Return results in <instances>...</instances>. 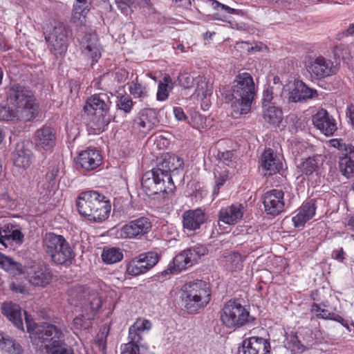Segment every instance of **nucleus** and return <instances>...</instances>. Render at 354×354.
<instances>
[{"label": "nucleus", "mask_w": 354, "mask_h": 354, "mask_svg": "<svg viewBox=\"0 0 354 354\" xmlns=\"http://www.w3.org/2000/svg\"><path fill=\"white\" fill-rule=\"evenodd\" d=\"M348 147L339 154V168L343 176L350 178L354 175V146Z\"/></svg>", "instance_id": "29"}, {"label": "nucleus", "mask_w": 354, "mask_h": 354, "mask_svg": "<svg viewBox=\"0 0 354 354\" xmlns=\"http://www.w3.org/2000/svg\"><path fill=\"white\" fill-rule=\"evenodd\" d=\"M317 95V92L316 90L308 87L302 81H301V101L313 98Z\"/></svg>", "instance_id": "50"}, {"label": "nucleus", "mask_w": 354, "mask_h": 354, "mask_svg": "<svg viewBox=\"0 0 354 354\" xmlns=\"http://www.w3.org/2000/svg\"><path fill=\"white\" fill-rule=\"evenodd\" d=\"M76 205L82 216L95 223L106 220L111 211L110 203L104 195L96 191H87L80 194Z\"/></svg>", "instance_id": "5"}, {"label": "nucleus", "mask_w": 354, "mask_h": 354, "mask_svg": "<svg viewBox=\"0 0 354 354\" xmlns=\"http://www.w3.org/2000/svg\"><path fill=\"white\" fill-rule=\"evenodd\" d=\"M284 346L292 354H299L305 351L304 346L300 342L297 336L293 333L288 335L284 342Z\"/></svg>", "instance_id": "43"}, {"label": "nucleus", "mask_w": 354, "mask_h": 354, "mask_svg": "<svg viewBox=\"0 0 354 354\" xmlns=\"http://www.w3.org/2000/svg\"><path fill=\"white\" fill-rule=\"evenodd\" d=\"M111 102L104 93L94 95L86 100L84 106L85 113H90L93 110L95 112L109 113Z\"/></svg>", "instance_id": "25"}, {"label": "nucleus", "mask_w": 354, "mask_h": 354, "mask_svg": "<svg viewBox=\"0 0 354 354\" xmlns=\"http://www.w3.org/2000/svg\"><path fill=\"white\" fill-rule=\"evenodd\" d=\"M195 121L196 122V124L198 125V128H206L207 126L205 124V121L206 120L205 118H204L201 115H197L194 118Z\"/></svg>", "instance_id": "60"}, {"label": "nucleus", "mask_w": 354, "mask_h": 354, "mask_svg": "<svg viewBox=\"0 0 354 354\" xmlns=\"http://www.w3.org/2000/svg\"><path fill=\"white\" fill-rule=\"evenodd\" d=\"M260 167L264 176H270L278 173L282 169L281 160L274 154L272 149L264 151L261 157Z\"/></svg>", "instance_id": "21"}, {"label": "nucleus", "mask_w": 354, "mask_h": 354, "mask_svg": "<svg viewBox=\"0 0 354 354\" xmlns=\"http://www.w3.org/2000/svg\"><path fill=\"white\" fill-rule=\"evenodd\" d=\"M43 248L57 264H65L72 259V250L62 235L46 233L43 238Z\"/></svg>", "instance_id": "9"}, {"label": "nucleus", "mask_w": 354, "mask_h": 354, "mask_svg": "<svg viewBox=\"0 0 354 354\" xmlns=\"http://www.w3.org/2000/svg\"><path fill=\"white\" fill-rule=\"evenodd\" d=\"M149 5V0H136V8L137 6L139 7H145Z\"/></svg>", "instance_id": "62"}, {"label": "nucleus", "mask_w": 354, "mask_h": 354, "mask_svg": "<svg viewBox=\"0 0 354 354\" xmlns=\"http://www.w3.org/2000/svg\"><path fill=\"white\" fill-rule=\"evenodd\" d=\"M306 69L312 77L317 79L333 75L337 70L332 60L323 56H318L310 60L306 65Z\"/></svg>", "instance_id": "14"}, {"label": "nucleus", "mask_w": 354, "mask_h": 354, "mask_svg": "<svg viewBox=\"0 0 354 354\" xmlns=\"http://www.w3.org/2000/svg\"><path fill=\"white\" fill-rule=\"evenodd\" d=\"M297 167L303 175L308 176L313 173L317 174L319 170L318 161L316 157H309L302 160Z\"/></svg>", "instance_id": "40"}, {"label": "nucleus", "mask_w": 354, "mask_h": 354, "mask_svg": "<svg viewBox=\"0 0 354 354\" xmlns=\"http://www.w3.org/2000/svg\"><path fill=\"white\" fill-rule=\"evenodd\" d=\"M115 2L123 13H127L128 8H136V0H115Z\"/></svg>", "instance_id": "53"}, {"label": "nucleus", "mask_w": 354, "mask_h": 354, "mask_svg": "<svg viewBox=\"0 0 354 354\" xmlns=\"http://www.w3.org/2000/svg\"><path fill=\"white\" fill-rule=\"evenodd\" d=\"M196 91L198 92L199 95L201 94L206 97L207 95H211L212 92V85L206 82L205 80L201 77L200 82L197 83Z\"/></svg>", "instance_id": "48"}, {"label": "nucleus", "mask_w": 354, "mask_h": 354, "mask_svg": "<svg viewBox=\"0 0 354 354\" xmlns=\"http://www.w3.org/2000/svg\"><path fill=\"white\" fill-rule=\"evenodd\" d=\"M330 142L332 147L339 151V153H344L345 149L348 148V147H353L352 145L344 143L342 140L339 139H332Z\"/></svg>", "instance_id": "54"}, {"label": "nucleus", "mask_w": 354, "mask_h": 354, "mask_svg": "<svg viewBox=\"0 0 354 354\" xmlns=\"http://www.w3.org/2000/svg\"><path fill=\"white\" fill-rule=\"evenodd\" d=\"M8 106H0V120L30 121L38 112V104L32 92L20 84H13L8 93Z\"/></svg>", "instance_id": "2"}, {"label": "nucleus", "mask_w": 354, "mask_h": 354, "mask_svg": "<svg viewBox=\"0 0 354 354\" xmlns=\"http://www.w3.org/2000/svg\"><path fill=\"white\" fill-rule=\"evenodd\" d=\"M129 91L135 98H138L141 101L148 96V89L146 86L140 84L137 80L130 83Z\"/></svg>", "instance_id": "45"}, {"label": "nucleus", "mask_w": 354, "mask_h": 354, "mask_svg": "<svg viewBox=\"0 0 354 354\" xmlns=\"http://www.w3.org/2000/svg\"><path fill=\"white\" fill-rule=\"evenodd\" d=\"M151 227L150 219L141 216L122 225L117 230L116 236L120 239H140L151 231Z\"/></svg>", "instance_id": "11"}, {"label": "nucleus", "mask_w": 354, "mask_h": 354, "mask_svg": "<svg viewBox=\"0 0 354 354\" xmlns=\"http://www.w3.org/2000/svg\"><path fill=\"white\" fill-rule=\"evenodd\" d=\"M102 161L100 152L95 149L88 148L79 153L77 162L85 170H93L96 169Z\"/></svg>", "instance_id": "22"}, {"label": "nucleus", "mask_w": 354, "mask_h": 354, "mask_svg": "<svg viewBox=\"0 0 354 354\" xmlns=\"http://www.w3.org/2000/svg\"><path fill=\"white\" fill-rule=\"evenodd\" d=\"M175 3H179L180 6L188 8L191 6L190 0H173Z\"/></svg>", "instance_id": "61"}, {"label": "nucleus", "mask_w": 354, "mask_h": 354, "mask_svg": "<svg viewBox=\"0 0 354 354\" xmlns=\"http://www.w3.org/2000/svg\"><path fill=\"white\" fill-rule=\"evenodd\" d=\"M83 297L82 304L85 307L90 308L92 311H96L101 308L102 299L97 292L88 290L84 293ZM80 298L82 299V296H80Z\"/></svg>", "instance_id": "39"}, {"label": "nucleus", "mask_w": 354, "mask_h": 354, "mask_svg": "<svg viewBox=\"0 0 354 354\" xmlns=\"http://www.w3.org/2000/svg\"><path fill=\"white\" fill-rule=\"evenodd\" d=\"M52 279L48 269L43 266H34L28 272L29 282L34 286L44 287Z\"/></svg>", "instance_id": "28"}, {"label": "nucleus", "mask_w": 354, "mask_h": 354, "mask_svg": "<svg viewBox=\"0 0 354 354\" xmlns=\"http://www.w3.org/2000/svg\"><path fill=\"white\" fill-rule=\"evenodd\" d=\"M48 48L55 56L63 55L68 47V37L64 25L55 23L45 37Z\"/></svg>", "instance_id": "12"}, {"label": "nucleus", "mask_w": 354, "mask_h": 354, "mask_svg": "<svg viewBox=\"0 0 354 354\" xmlns=\"http://www.w3.org/2000/svg\"><path fill=\"white\" fill-rule=\"evenodd\" d=\"M31 147L32 145L29 142L17 143L12 153L13 163L17 167L26 169L32 165L34 156Z\"/></svg>", "instance_id": "17"}, {"label": "nucleus", "mask_w": 354, "mask_h": 354, "mask_svg": "<svg viewBox=\"0 0 354 354\" xmlns=\"http://www.w3.org/2000/svg\"><path fill=\"white\" fill-rule=\"evenodd\" d=\"M171 79L169 75H165L158 83L156 99L158 101H165L169 96V90L171 88Z\"/></svg>", "instance_id": "42"}, {"label": "nucleus", "mask_w": 354, "mask_h": 354, "mask_svg": "<svg viewBox=\"0 0 354 354\" xmlns=\"http://www.w3.org/2000/svg\"><path fill=\"white\" fill-rule=\"evenodd\" d=\"M0 350L7 354H22L23 348L15 339L0 332Z\"/></svg>", "instance_id": "36"}, {"label": "nucleus", "mask_w": 354, "mask_h": 354, "mask_svg": "<svg viewBox=\"0 0 354 354\" xmlns=\"http://www.w3.org/2000/svg\"><path fill=\"white\" fill-rule=\"evenodd\" d=\"M24 314L31 341L39 349L44 348L48 354H74L72 348L65 343L64 334L59 328L48 323L37 325L26 312Z\"/></svg>", "instance_id": "3"}, {"label": "nucleus", "mask_w": 354, "mask_h": 354, "mask_svg": "<svg viewBox=\"0 0 354 354\" xmlns=\"http://www.w3.org/2000/svg\"><path fill=\"white\" fill-rule=\"evenodd\" d=\"M207 251V248L201 244H196L183 250L176 255L172 262L162 272V275L167 276L185 270L197 263L202 257L206 255Z\"/></svg>", "instance_id": "8"}, {"label": "nucleus", "mask_w": 354, "mask_h": 354, "mask_svg": "<svg viewBox=\"0 0 354 354\" xmlns=\"http://www.w3.org/2000/svg\"><path fill=\"white\" fill-rule=\"evenodd\" d=\"M0 267L12 274H20L24 272L23 266L20 263L14 261L11 258L1 253Z\"/></svg>", "instance_id": "41"}, {"label": "nucleus", "mask_w": 354, "mask_h": 354, "mask_svg": "<svg viewBox=\"0 0 354 354\" xmlns=\"http://www.w3.org/2000/svg\"><path fill=\"white\" fill-rule=\"evenodd\" d=\"M221 10H223L229 14H232L235 11L234 9L229 7L228 6L224 5L223 3L221 6Z\"/></svg>", "instance_id": "64"}, {"label": "nucleus", "mask_w": 354, "mask_h": 354, "mask_svg": "<svg viewBox=\"0 0 354 354\" xmlns=\"http://www.w3.org/2000/svg\"><path fill=\"white\" fill-rule=\"evenodd\" d=\"M158 261V255L156 252L141 254L127 263L126 272L133 277L145 274L152 268Z\"/></svg>", "instance_id": "13"}, {"label": "nucleus", "mask_w": 354, "mask_h": 354, "mask_svg": "<svg viewBox=\"0 0 354 354\" xmlns=\"http://www.w3.org/2000/svg\"><path fill=\"white\" fill-rule=\"evenodd\" d=\"M152 327L151 322L145 318H138L129 328L128 339L127 344L121 346V354H153L146 351L140 353V347L144 348L142 343L144 337L149 333Z\"/></svg>", "instance_id": "7"}, {"label": "nucleus", "mask_w": 354, "mask_h": 354, "mask_svg": "<svg viewBox=\"0 0 354 354\" xmlns=\"http://www.w3.org/2000/svg\"><path fill=\"white\" fill-rule=\"evenodd\" d=\"M272 99H273L272 89L270 88H265L263 92L262 106H264V105L268 106V105L274 104L273 103H272Z\"/></svg>", "instance_id": "55"}, {"label": "nucleus", "mask_w": 354, "mask_h": 354, "mask_svg": "<svg viewBox=\"0 0 354 354\" xmlns=\"http://www.w3.org/2000/svg\"><path fill=\"white\" fill-rule=\"evenodd\" d=\"M35 142L39 149L50 150L56 143L55 129L48 126L37 129L35 134Z\"/></svg>", "instance_id": "19"}, {"label": "nucleus", "mask_w": 354, "mask_h": 354, "mask_svg": "<svg viewBox=\"0 0 354 354\" xmlns=\"http://www.w3.org/2000/svg\"><path fill=\"white\" fill-rule=\"evenodd\" d=\"M311 312L318 318L334 320L348 328L347 321H346L342 317L333 313H330L328 310L322 308L319 304H313L311 307Z\"/></svg>", "instance_id": "34"}, {"label": "nucleus", "mask_w": 354, "mask_h": 354, "mask_svg": "<svg viewBox=\"0 0 354 354\" xmlns=\"http://www.w3.org/2000/svg\"><path fill=\"white\" fill-rule=\"evenodd\" d=\"M90 317H85L84 315L76 317L73 319V326L76 329H86L91 326Z\"/></svg>", "instance_id": "49"}, {"label": "nucleus", "mask_w": 354, "mask_h": 354, "mask_svg": "<svg viewBox=\"0 0 354 354\" xmlns=\"http://www.w3.org/2000/svg\"><path fill=\"white\" fill-rule=\"evenodd\" d=\"M315 200H310L304 203L297 210V214L292 218L295 227L304 226L315 214L316 205Z\"/></svg>", "instance_id": "24"}, {"label": "nucleus", "mask_w": 354, "mask_h": 354, "mask_svg": "<svg viewBox=\"0 0 354 354\" xmlns=\"http://www.w3.org/2000/svg\"><path fill=\"white\" fill-rule=\"evenodd\" d=\"M135 122L140 128V131L147 133L158 123L156 113L153 109H143L139 112Z\"/></svg>", "instance_id": "27"}, {"label": "nucleus", "mask_w": 354, "mask_h": 354, "mask_svg": "<svg viewBox=\"0 0 354 354\" xmlns=\"http://www.w3.org/2000/svg\"><path fill=\"white\" fill-rule=\"evenodd\" d=\"M219 164L230 166L233 165L234 159V153L231 151H226L218 153Z\"/></svg>", "instance_id": "51"}, {"label": "nucleus", "mask_w": 354, "mask_h": 354, "mask_svg": "<svg viewBox=\"0 0 354 354\" xmlns=\"http://www.w3.org/2000/svg\"><path fill=\"white\" fill-rule=\"evenodd\" d=\"M184 162L176 156L166 155L156 168L147 171L142 178V186L149 196L162 194L167 197L175 190L172 176L183 169Z\"/></svg>", "instance_id": "1"}, {"label": "nucleus", "mask_w": 354, "mask_h": 354, "mask_svg": "<svg viewBox=\"0 0 354 354\" xmlns=\"http://www.w3.org/2000/svg\"><path fill=\"white\" fill-rule=\"evenodd\" d=\"M288 91V100L290 102H301V80H295L290 82L285 88Z\"/></svg>", "instance_id": "44"}, {"label": "nucleus", "mask_w": 354, "mask_h": 354, "mask_svg": "<svg viewBox=\"0 0 354 354\" xmlns=\"http://www.w3.org/2000/svg\"><path fill=\"white\" fill-rule=\"evenodd\" d=\"M221 320L227 328L240 327L250 321V313L239 302L230 300L223 307Z\"/></svg>", "instance_id": "10"}, {"label": "nucleus", "mask_w": 354, "mask_h": 354, "mask_svg": "<svg viewBox=\"0 0 354 354\" xmlns=\"http://www.w3.org/2000/svg\"><path fill=\"white\" fill-rule=\"evenodd\" d=\"M268 214L277 216L285 209L284 192L281 189H273L267 192L263 201Z\"/></svg>", "instance_id": "15"}, {"label": "nucleus", "mask_w": 354, "mask_h": 354, "mask_svg": "<svg viewBox=\"0 0 354 354\" xmlns=\"http://www.w3.org/2000/svg\"><path fill=\"white\" fill-rule=\"evenodd\" d=\"M24 234L19 230L10 229L8 226L0 227V243L8 248L12 241L22 243Z\"/></svg>", "instance_id": "32"}, {"label": "nucleus", "mask_w": 354, "mask_h": 354, "mask_svg": "<svg viewBox=\"0 0 354 354\" xmlns=\"http://www.w3.org/2000/svg\"><path fill=\"white\" fill-rule=\"evenodd\" d=\"M180 297L183 307L188 313H196L206 306L210 301L209 285L202 280L187 282L182 286Z\"/></svg>", "instance_id": "6"}, {"label": "nucleus", "mask_w": 354, "mask_h": 354, "mask_svg": "<svg viewBox=\"0 0 354 354\" xmlns=\"http://www.w3.org/2000/svg\"><path fill=\"white\" fill-rule=\"evenodd\" d=\"M313 124L326 136H331L337 129L335 120L325 109H319L312 118Z\"/></svg>", "instance_id": "18"}, {"label": "nucleus", "mask_w": 354, "mask_h": 354, "mask_svg": "<svg viewBox=\"0 0 354 354\" xmlns=\"http://www.w3.org/2000/svg\"><path fill=\"white\" fill-rule=\"evenodd\" d=\"M346 114V117L348 118L351 125L354 128V105L351 104L347 106Z\"/></svg>", "instance_id": "57"}, {"label": "nucleus", "mask_w": 354, "mask_h": 354, "mask_svg": "<svg viewBox=\"0 0 354 354\" xmlns=\"http://www.w3.org/2000/svg\"><path fill=\"white\" fill-rule=\"evenodd\" d=\"M82 55L91 61L92 64L97 62L102 55V48L95 33L86 34L81 41Z\"/></svg>", "instance_id": "16"}, {"label": "nucleus", "mask_w": 354, "mask_h": 354, "mask_svg": "<svg viewBox=\"0 0 354 354\" xmlns=\"http://www.w3.org/2000/svg\"><path fill=\"white\" fill-rule=\"evenodd\" d=\"M205 221V215L201 208L186 211L183 214V227L190 231L199 229Z\"/></svg>", "instance_id": "26"}, {"label": "nucleus", "mask_w": 354, "mask_h": 354, "mask_svg": "<svg viewBox=\"0 0 354 354\" xmlns=\"http://www.w3.org/2000/svg\"><path fill=\"white\" fill-rule=\"evenodd\" d=\"M225 267L230 272H236L243 268V258L240 253L232 252L224 256Z\"/></svg>", "instance_id": "37"}, {"label": "nucleus", "mask_w": 354, "mask_h": 354, "mask_svg": "<svg viewBox=\"0 0 354 354\" xmlns=\"http://www.w3.org/2000/svg\"><path fill=\"white\" fill-rule=\"evenodd\" d=\"M109 113L95 112L91 118L87 126L93 131V133L97 134L105 130L110 122Z\"/></svg>", "instance_id": "31"}, {"label": "nucleus", "mask_w": 354, "mask_h": 354, "mask_svg": "<svg viewBox=\"0 0 354 354\" xmlns=\"http://www.w3.org/2000/svg\"><path fill=\"white\" fill-rule=\"evenodd\" d=\"M60 169L57 162H53L50 165L44 178L45 182L42 183L41 185L43 189L50 190L55 187L60 176Z\"/></svg>", "instance_id": "35"}, {"label": "nucleus", "mask_w": 354, "mask_h": 354, "mask_svg": "<svg viewBox=\"0 0 354 354\" xmlns=\"http://www.w3.org/2000/svg\"><path fill=\"white\" fill-rule=\"evenodd\" d=\"M346 226L351 230H354V214L348 217Z\"/></svg>", "instance_id": "63"}, {"label": "nucleus", "mask_w": 354, "mask_h": 354, "mask_svg": "<svg viewBox=\"0 0 354 354\" xmlns=\"http://www.w3.org/2000/svg\"><path fill=\"white\" fill-rule=\"evenodd\" d=\"M256 93L253 77L248 73H239L234 80L226 97L232 101L231 115L237 118L248 113Z\"/></svg>", "instance_id": "4"}, {"label": "nucleus", "mask_w": 354, "mask_h": 354, "mask_svg": "<svg viewBox=\"0 0 354 354\" xmlns=\"http://www.w3.org/2000/svg\"><path fill=\"white\" fill-rule=\"evenodd\" d=\"M333 54L335 58L344 59L349 57L350 50L347 44H339L335 46Z\"/></svg>", "instance_id": "47"}, {"label": "nucleus", "mask_w": 354, "mask_h": 354, "mask_svg": "<svg viewBox=\"0 0 354 354\" xmlns=\"http://www.w3.org/2000/svg\"><path fill=\"white\" fill-rule=\"evenodd\" d=\"M262 108L263 118L266 122L274 126H278L281 123L283 119V113L279 106L271 104L262 106Z\"/></svg>", "instance_id": "33"}, {"label": "nucleus", "mask_w": 354, "mask_h": 354, "mask_svg": "<svg viewBox=\"0 0 354 354\" xmlns=\"http://www.w3.org/2000/svg\"><path fill=\"white\" fill-rule=\"evenodd\" d=\"M245 207L241 203H234L222 207L218 213V221L225 224L233 225L239 222L244 214Z\"/></svg>", "instance_id": "20"}, {"label": "nucleus", "mask_w": 354, "mask_h": 354, "mask_svg": "<svg viewBox=\"0 0 354 354\" xmlns=\"http://www.w3.org/2000/svg\"><path fill=\"white\" fill-rule=\"evenodd\" d=\"M354 35V24H351L346 30L339 31L336 35L337 39H342L346 37H351Z\"/></svg>", "instance_id": "56"}, {"label": "nucleus", "mask_w": 354, "mask_h": 354, "mask_svg": "<svg viewBox=\"0 0 354 354\" xmlns=\"http://www.w3.org/2000/svg\"><path fill=\"white\" fill-rule=\"evenodd\" d=\"M214 174L216 183H218V186H222L227 179L228 171L226 169L218 171V169H215Z\"/></svg>", "instance_id": "52"}, {"label": "nucleus", "mask_w": 354, "mask_h": 354, "mask_svg": "<svg viewBox=\"0 0 354 354\" xmlns=\"http://www.w3.org/2000/svg\"><path fill=\"white\" fill-rule=\"evenodd\" d=\"M102 259L106 264H113L123 259L122 250L116 247H105L102 253Z\"/></svg>", "instance_id": "38"}, {"label": "nucleus", "mask_w": 354, "mask_h": 354, "mask_svg": "<svg viewBox=\"0 0 354 354\" xmlns=\"http://www.w3.org/2000/svg\"><path fill=\"white\" fill-rule=\"evenodd\" d=\"M133 105L132 99L129 95L120 94L117 96L116 106L118 109L125 113H129Z\"/></svg>", "instance_id": "46"}, {"label": "nucleus", "mask_w": 354, "mask_h": 354, "mask_svg": "<svg viewBox=\"0 0 354 354\" xmlns=\"http://www.w3.org/2000/svg\"><path fill=\"white\" fill-rule=\"evenodd\" d=\"M2 313L19 329L24 330L21 310L19 305L5 302L1 306Z\"/></svg>", "instance_id": "30"}, {"label": "nucleus", "mask_w": 354, "mask_h": 354, "mask_svg": "<svg viewBox=\"0 0 354 354\" xmlns=\"http://www.w3.org/2000/svg\"><path fill=\"white\" fill-rule=\"evenodd\" d=\"M270 349L269 342L262 337H251L243 342V354H267Z\"/></svg>", "instance_id": "23"}, {"label": "nucleus", "mask_w": 354, "mask_h": 354, "mask_svg": "<svg viewBox=\"0 0 354 354\" xmlns=\"http://www.w3.org/2000/svg\"><path fill=\"white\" fill-rule=\"evenodd\" d=\"M173 111H174V116L177 120L182 121V120H185L186 117H185V113L181 107H178V106L174 107Z\"/></svg>", "instance_id": "58"}, {"label": "nucleus", "mask_w": 354, "mask_h": 354, "mask_svg": "<svg viewBox=\"0 0 354 354\" xmlns=\"http://www.w3.org/2000/svg\"><path fill=\"white\" fill-rule=\"evenodd\" d=\"M95 342H96V344L98 345L100 350H101L102 352L105 353L106 345V341H105V339H104L103 333L97 335V339Z\"/></svg>", "instance_id": "59"}]
</instances>
